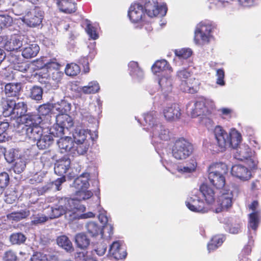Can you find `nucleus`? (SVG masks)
<instances>
[{"mask_svg": "<svg viewBox=\"0 0 261 261\" xmlns=\"http://www.w3.org/2000/svg\"><path fill=\"white\" fill-rule=\"evenodd\" d=\"M215 192L206 184H202L200 190H194L191 196L186 201L188 208L191 211L205 213L208 212V208L201 198L204 197L208 204H212L215 199Z\"/></svg>", "mask_w": 261, "mask_h": 261, "instance_id": "1", "label": "nucleus"}, {"mask_svg": "<svg viewBox=\"0 0 261 261\" xmlns=\"http://www.w3.org/2000/svg\"><path fill=\"white\" fill-rule=\"evenodd\" d=\"M77 201L68 198H61L54 206L51 207V213L48 217L50 219L60 217L64 214H69L70 217L73 216L78 211Z\"/></svg>", "mask_w": 261, "mask_h": 261, "instance_id": "2", "label": "nucleus"}, {"mask_svg": "<svg viewBox=\"0 0 261 261\" xmlns=\"http://www.w3.org/2000/svg\"><path fill=\"white\" fill-rule=\"evenodd\" d=\"M227 165L223 163H217L211 165L208 168V178L210 182L217 190L223 189L225 185L224 175L227 173Z\"/></svg>", "mask_w": 261, "mask_h": 261, "instance_id": "3", "label": "nucleus"}, {"mask_svg": "<svg viewBox=\"0 0 261 261\" xmlns=\"http://www.w3.org/2000/svg\"><path fill=\"white\" fill-rule=\"evenodd\" d=\"M73 125L72 118L67 114H62L57 116L56 123L49 129V135L53 137L61 138L66 131Z\"/></svg>", "mask_w": 261, "mask_h": 261, "instance_id": "4", "label": "nucleus"}, {"mask_svg": "<svg viewBox=\"0 0 261 261\" xmlns=\"http://www.w3.org/2000/svg\"><path fill=\"white\" fill-rule=\"evenodd\" d=\"M172 156L177 160H184L189 156L193 151L192 144L181 138L176 140L172 147Z\"/></svg>", "mask_w": 261, "mask_h": 261, "instance_id": "5", "label": "nucleus"}, {"mask_svg": "<svg viewBox=\"0 0 261 261\" xmlns=\"http://www.w3.org/2000/svg\"><path fill=\"white\" fill-rule=\"evenodd\" d=\"M213 29L212 25L209 23L204 22L199 23L195 31V43L200 45L208 43L213 38L212 35Z\"/></svg>", "mask_w": 261, "mask_h": 261, "instance_id": "6", "label": "nucleus"}, {"mask_svg": "<svg viewBox=\"0 0 261 261\" xmlns=\"http://www.w3.org/2000/svg\"><path fill=\"white\" fill-rule=\"evenodd\" d=\"M234 149L235 151L233 153L235 159L240 161L246 160L250 168L254 169L256 168L257 162L252 158L253 153L248 145L244 144H240Z\"/></svg>", "mask_w": 261, "mask_h": 261, "instance_id": "7", "label": "nucleus"}, {"mask_svg": "<svg viewBox=\"0 0 261 261\" xmlns=\"http://www.w3.org/2000/svg\"><path fill=\"white\" fill-rule=\"evenodd\" d=\"M151 133H152V143L155 147L159 143H161V141H168L170 139L169 130L161 123L153 125V129L151 130Z\"/></svg>", "mask_w": 261, "mask_h": 261, "instance_id": "8", "label": "nucleus"}, {"mask_svg": "<svg viewBox=\"0 0 261 261\" xmlns=\"http://www.w3.org/2000/svg\"><path fill=\"white\" fill-rule=\"evenodd\" d=\"M220 194L221 195L219 196L217 201L218 207L215 210L216 213L227 210L232 206L233 197L232 192L224 189L220 191Z\"/></svg>", "mask_w": 261, "mask_h": 261, "instance_id": "9", "label": "nucleus"}, {"mask_svg": "<svg viewBox=\"0 0 261 261\" xmlns=\"http://www.w3.org/2000/svg\"><path fill=\"white\" fill-rule=\"evenodd\" d=\"M145 12L148 16L152 17L160 15H166L167 8L165 5L159 6L158 0H146L144 5Z\"/></svg>", "mask_w": 261, "mask_h": 261, "instance_id": "10", "label": "nucleus"}, {"mask_svg": "<svg viewBox=\"0 0 261 261\" xmlns=\"http://www.w3.org/2000/svg\"><path fill=\"white\" fill-rule=\"evenodd\" d=\"M26 39L24 36L13 35L7 39L4 45L5 48L9 51L17 50L23 46Z\"/></svg>", "mask_w": 261, "mask_h": 261, "instance_id": "11", "label": "nucleus"}, {"mask_svg": "<svg viewBox=\"0 0 261 261\" xmlns=\"http://www.w3.org/2000/svg\"><path fill=\"white\" fill-rule=\"evenodd\" d=\"M214 136L219 149L222 151L228 147V134L220 126H216L214 130Z\"/></svg>", "mask_w": 261, "mask_h": 261, "instance_id": "12", "label": "nucleus"}, {"mask_svg": "<svg viewBox=\"0 0 261 261\" xmlns=\"http://www.w3.org/2000/svg\"><path fill=\"white\" fill-rule=\"evenodd\" d=\"M163 113L165 118L168 121H176L181 116V110L178 105L172 103L164 107Z\"/></svg>", "mask_w": 261, "mask_h": 261, "instance_id": "13", "label": "nucleus"}, {"mask_svg": "<svg viewBox=\"0 0 261 261\" xmlns=\"http://www.w3.org/2000/svg\"><path fill=\"white\" fill-rule=\"evenodd\" d=\"M258 203L256 201H254L249 206L250 209L252 211V212L249 215V221L248 224V229L251 228L253 230L255 231L258 227L260 213L258 211L256 210Z\"/></svg>", "mask_w": 261, "mask_h": 261, "instance_id": "14", "label": "nucleus"}, {"mask_svg": "<svg viewBox=\"0 0 261 261\" xmlns=\"http://www.w3.org/2000/svg\"><path fill=\"white\" fill-rule=\"evenodd\" d=\"M42 19L43 12L41 11L35 10L24 17L23 22L30 27H35L41 24Z\"/></svg>", "mask_w": 261, "mask_h": 261, "instance_id": "15", "label": "nucleus"}, {"mask_svg": "<svg viewBox=\"0 0 261 261\" xmlns=\"http://www.w3.org/2000/svg\"><path fill=\"white\" fill-rule=\"evenodd\" d=\"M143 15L144 9L142 5L135 3L130 6L128 16L132 22H139L142 20Z\"/></svg>", "mask_w": 261, "mask_h": 261, "instance_id": "16", "label": "nucleus"}, {"mask_svg": "<svg viewBox=\"0 0 261 261\" xmlns=\"http://www.w3.org/2000/svg\"><path fill=\"white\" fill-rule=\"evenodd\" d=\"M43 118L39 114L30 113L22 117L21 121L24 124V127H31L40 125L42 122Z\"/></svg>", "mask_w": 261, "mask_h": 261, "instance_id": "17", "label": "nucleus"}, {"mask_svg": "<svg viewBox=\"0 0 261 261\" xmlns=\"http://www.w3.org/2000/svg\"><path fill=\"white\" fill-rule=\"evenodd\" d=\"M231 174L242 180H247L250 178V171L245 166L241 165H235L231 168Z\"/></svg>", "mask_w": 261, "mask_h": 261, "instance_id": "18", "label": "nucleus"}, {"mask_svg": "<svg viewBox=\"0 0 261 261\" xmlns=\"http://www.w3.org/2000/svg\"><path fill=\"white\" fill-rule=\"evenodd\" d=\"M23 46L24 47L22 50V56L25 59H31L36 57L40 50V47L37 44L27 43L26 40Z\"/></svg>", "mask_w": 261, "mask_h": 261, "instance_id": "19", "label": "nucleus"}, {"mask_svg": "<svg viewBox=\"0 0 261 261\" xmlns=\"http://www.w3.org/2000/svg\"><path fill=\"white\" fill-rule=\"evenodd\" d=\"M57 144L61 150V153L67 152L71 155L72 154L74 141L71 137H61L58 141Z\"/></svg>", "mask_w": 261, "mask_h": 261, "instance_id": "20", "label": "nucleus"}, {"mask_svg": "<svg viewBox=\"0 0 261 261\" xmlns=\"http://www.w3.org/2000/svg\"><path fill=\"white\" fill-rule=\"evenodd\" d=\"M90 174L87 172L83 173L79 177H77L74 180L72 186L77 191L87 189L89 186L88 180Z\"/></svg>", "mask_w": 261, "mask_h": 261, "instance_id": "21", "label": "nucleus"}, {"mask_svg": "<svg viewBox=\"0 0 261 261\" xmlns=\"http://www.w3.org/2000/svg\"><path fill=\"white\" fill-rule=\"evenodd\" d=\"M205 109V103L203 100H197L192 107L189 105L187 107L188 112L190 113L193 118L203 115Z\"/></svg>", "mask_w": 261, "mask_h": 261, "instance_id": "22", "label": "nucleus"}, {"mask_svg": "<svg viewBox=\"0 0 261 261\" xmlns=\"http://www.w3.org/2000/svg\"><path fill=\"white\" fill-rule=\"evenodd\" d=\"M22 129L25 132L26 137L34 141L40 138L42 135L43 129L40 125L23 127Z\"/></svg>", "mask_w": 261, "mask_h": 261, "instance_id": "23", "label": "nucleus"}, {"mask_svg": "<svg viewBox=\"0 0 261 261\" xmlns=\"http://www.w3.org/2000/svg\"><path fill=\"white\" fill-rule=\"evenodd\" d=\"M70 163V160L68 158L64 157L58 161L54 168L55 173L60 176H64L69 169Z\"/></svg>", "mask_w": 261, "mask_h": 261, "instance_id": "24", "label": "nucleus"}, {"mask_svg": "<svg viewBox=\"0 0 261 261\" xmlns=\"http://www.w3.org/2000/svg\"><path fill=\"white\" fill-rule=\"evenodd\" d=\"M198 84L197 80L191 77L187 80H184L180 85V88L185 92L193 93L197 91Z\"/></svg>", "mask_w": 261, "mask_h": 261, "instance_id": "25", "label": "nucleus"}, {"mask_svg": "<svg viewBox=\"0 0 261 261\" xmlns=\"http://www.w3.org/2000/svg\"><path fill=\"white\" fill-rule=\"evenodd\" d=\"M15 100L7 97H2L1 105L3 109V114L4 117L12 116Z\"/></svg>", "mask_w": 261, "mask_h": 261, "instance_id": "26", "label": "nucleus"}, {"mask_svg": "<svg viewBox=\"0 0 261 261\" xmlns=\"http://www.w3.org/2000/svg\"><path fill=\"white\" fill-rule=\"evenodd\" d=\"M159 84L161 88L162 94L164 98L166 99L167 96L172 90V79L171 77H162L159 80Z\"/></svg>", "mask_w": 261, "mask_h": 261, "instance_id": "27", "label": "nucleus"}, {"mask_svg": "<svg viewBox=\"0 0 261 261\" xmlns=\"http://www.w3.org/2000/svg\"><path fill=\"white\" fill-rule=\"evenodd\" d=\"M13 114L12 117L21 118L26 115L28 111V106L25 102L22 101H19L16 102L15 101V105H14Z\"/></svg>", "mask_w": 261, "mask_h": 261, "instance_id": "28", "label": "nucleus"}, {"mask_svg": "<svg viewBox=\"0 0 261 261\" xmlns=\"http://www.w3.org/2000/svg\"><path fill=\"white\" fill-rule=\"evenodd\" d=\"M21 89L20 83H8L5 86V93L8 97H17Z\"/></svg>", "mask_w": 261, "mask_h": 261, "instance_id": "29", "label": "nucleus"}, {"mask_svg": "<svg viewBox=\"0 0 261 261\" xmlns=\"http://www.w3.org/2000/svg\"><path fill=\"white\" fill-rule=\"evenodd\" d=\"M89 141L81 142H74L73 148H72V156L84 155L85 154L89 147Z\"/></svg>", "mask_w": 261, "mask_h": 261, "instance_id": "30", "label": "nucleus"}, {"mask_svg": "<svg viewBox=\"0 0 261 261\" xmlns=\"http://www.w3.org/2000/svg\"><path fill=\"white\" fill-rule=\"evenodd\" d=\"M156 115V112L151 111L144 116L145 123H143V125L144 126H146V127H145L144 129L151 131L153 129V125H155L156 124H160L158 123L155 119V117Z\"/></svg>", "mask_w": 261, "mask_h": 261, "instance_id": "31", "label": "nucleus"}, {"mask_svg": "<svg viewBox=\"0 0 261 261\" xmlns=\"http://www.w3.org/2000/svg\"><path fill=\"white\" fill-rule=\"evenodd\" d=\"M228 136V147L234 148L238 146L242 139L241 134L235 129H232L230 132Z\"/></svg>", "mask_w": 261, "mask_h": 261, "instance_id": "32", "label": "nucleus"}, {"mask_svg": "<svg viewBox=\"0 0 261 261\" xmlns=\"http://www.w3.org/2000/svg\"><path fill=\"white\" fill-rule=\"evenodd\" d=\"M130 75L134 78L139 80L141 79L144 76L143 71L139 67L138 63L135 61H131L128 64Z\"/></svg>", "mask_w": 261, "mask_h": 261, "instance_id": "33", "label": "nucleus"}, {"mask_svg": "<svg viewBox=\"0 0 261 261\" xmlns=\"http://www.w3.org/2000/svg\"><path fill=\"white\" fill-rule=\"evenodd\" d=\"M53 137L51 135H43L39 138L37 142L38 147L40 149H45L49 147L53 142Z\"/></svg>", "mask_w": 261, "mask_h": 261, "instance_id": "34", "label": "nucleus"}, {"mask_svg": "<svg viewBox=\"0 0 261 261\" xmlns=\"http://www.w3.org/2000/svg\"><path fill=\"white\" fill-rule=\"evenodd\" d=\"M66 3H63V6H61L60 4L61 1H58L57 4L59 10L65 13H71L74 12L76 10L75 3L72 0H65Z\"/></svg>", "mask_w": 261, "mask_h": 261, "instance_id": "35", "label": "nucleus"}, {"mask_svg": "<svg viewBox=\"0 0 261 261\" xmlns=\"http://www.w3.org/2000/svg\"><path fill=\"white\" fill-rule=\"evenodd\" d=\"M89 134L88 129L76 128L73 133L74 142H81L88 141L87 139V135Z\"/></svg>", "mask_w": 261, "mask_h": 261, "instance_id": "36", "label": "nucleus"}, {"mask_svg": "<svg viewBox=\"0 0 261 261\" xmlns=\"http://www.w3.org/2000/svg\"><path fill=\"white\" fill-rule=\"evenodd\" d=\"M30 215V212L28 209L21 210L19 211L13 212L7 215L8 219L15 222H18L26 218Z\"/></svg>", "mask_w": 261, "mask_h": 261, "instance_id": "37", "label": "nucleus"}, {"mask_svg": "<svg viewBox=\"0 0 261 261\" xmlns=\"http://www.w3.org/2000/svg\"><path fill=\"white\" fill-rule=\"evenodd\" d=\"M98 219L100 222L104 225L103 226V230H108V232L109 236L113 233V226L111 224L108 223L109 220L106 215V212L104 210L100 211L98 215Z\"/></svg>", "mask_w": 261, "mask_h": 261, "instance_id": "38", "label": "nucleus"}, {"mask_svg": "<svg viewBox=\"0 0 261 261\" xmlns=\"http://www.w3.org/2000/svg\"><path fill=\"white\" fill-rule=\"evenodd\" d=\"M81 89L84 94H94L99 91L100 86L97 81H93L89 82L88 85L82 87Z\"/></svg>", "mask_w": 261, "mask_h": 261, "instance_id": "39", "label": "nucleus"}, {"mask_svg": "<svg viewBox=\"0 0 261 261\" xmlns=\"http://www.w3.org/2000/svg\"><path fill=\"white\" fill-rule=\"evenodd\" d=\"M224 241V237L222 236L213 237L207 244V249L209 252L213 251L220 246Z\"/></svg>", "mask_w": 261, "mask_h": 261, "instance_id": "40", "label": "nucleus"}, {"mask_svg": "<svg viewBox=\"0 0 261 261\" xmlns=\"http://www.w3.org/2000/svg\"><path fill=\"white\" fill-rule=\"evenodd\" d=\"M57 242L59 246L61 247L67 251L73 250L72 243L67 237L65 236L59 237L57 239Z\"/></svg>", "mask_w": 261, "mask_h": 261, "instance_id": "41", "label": "nucleus"}, {"mask_svg": "<svg viewBox=\"0 0 261 261\" xmlns=\"http://www.w3.org/2000/svg\"><path fill=\"white\" fill-rule=\"evenodd\" d=\"M86 228L88 232L92 236L95 237L98 235L99 233L103 236V230L97 224L94 222H90L86 225Z\"/></svg>", "mask_w": 261, "mask_h": 261, "instance_id": "42", "label": "nucleus"}, {"mask_svg": "<svg viewBox=\"0 0 261 261\" xmlns=\"http://www.w3.org/2000/svg\"><path fill=\"white\" fill-rule=\"evenodd\" d=\"M171 67L165 60L157 61L152 66V71L154 73L160 72L166 70H170Z\"/></svg>", "mask_w": 261, "mask_h": 261, "instance_id": "43", "label": "nucleus"}, {"mask_svg": "<svg viewBox=\"0 0 261 261\" xmlns=\"http://www.w3.org/2000/svg\"><path fill=\"white\" fill-rule=\"evenodd\" d=\"M75 241L78 247L81 249L86 248L90 243V240L84 233H79L75 237Z\"/></svg>", "mask_w": 261, "mask_h": 261, "instance_id": "44", "label": "nucleus"}, {"mask_svg": "<svg viewBox=\"0 0 261 261\" xmlns=\"http://www.w3.org/2000/svg\"><path fill=\"white\" fill-rule=\"evenodd\" d=\"M196 166V162L195 160H192L186 166H178L176 170L181 173H191L195 170Z\"/></svg>", "mask_w": 261, "mask_h": 261, "instance_id": "45", "label": "nucleus"}, {"mask_svg": "<svg viewBox=\"0 0 261 261\" xmlns=\"http://www.w3.org/2000/svg\"><path fill=\"white\" fill-rule=\"evenodd\" d=\"M192 53V49L189 48H183L174 50L176 57L179 60L188 59L191 57Z\"/></svg>", "mask_w": 261, "mask_h": 261, "instance_id": "46", "label": "nucleus"}, {"mask_svg": "<svg viewBox=\"0 0 261 261\" xmlns=\"http://www.w3.org/2000/svg\"><path fill=\"white\" fill-rule=\"evenodd\" d=\"M18 150L14 148H11L6 151L4 156L8 163H11L15 161L18 158Z\"/></svg>", "mask_w": 261, "mask_h": 261, "instance_id": "47", "label": "nucleus"}, {"mask_svg": "<svg viewBox=\"0 0 261 261\" xmlns=\"http://www.w3.org/2000/svg\"><path fill=\"white\" fill-rule=\"evenodd\" d=\"M81 68L75 63L68 64L65 70V73L69 76H75L80 72Z\"/></svg>", "mask_w": 261, "mask_h": 261, "instance_id": "48", "label": "nucleus"}, {"mask_svg": "<svg viewBox=\"0 0 261 261\" xmlns=\"http://www.w3.org/2000/svg\"><path fill=\"white\" fill-rule=\"evenodd\" d=\"M43 90L37 86H35L31 89L30 97L36 100H40L42 98Z\"/></svg>", "mask_w": 261, "mask_h": 261, "instance_id": "49", "label": "nucleus"}, {"mask_svg": "<svg viewBox=\"0 0 261 261\" xmlns=\"http://www.w3.org/2000/svg\"><path fill=\"white\" fill-rule=\"evenodd\" d=\"M26 167V162L24 159L19 158L15 161L13 170L15 173L19 174L23 171Z\"/></svg>", "mask_w": 261, "mask_h": 261, "instance_id": "50", "label": "nucleus"}, {"mask_svg": "<svg viewBox=\"0 0 261 261\" xmlns=\"http://www.w3.org/2000/svg\"><path fill=\"white\" fill-rule=\"evenodd\" d=\"M85 25L86 26L85 30L90 38L95 40L98 38V34L96 33V29L92 26L90 21L87 19L85 20Z\"/></svg>", "mask_w": 261, "mask_h": 261, "instance_id": "51", "label": "nucleus"}, {"mask_svg": "<svg viewBox=\"0 0 261 261\" xmlns=\"http://www.w3.org/2000/svg\"><path fill=\"white\" fill-rule=\"evenodd\" d=\"M192 72L189 68H184L177 72V76L181 81L187 80L192 76Z\"/></svg>", "mask_w": 261, "mask_h": 261, "instance_id": "52", "label": "nucleus"}, {"mask_svg": "<svg viewBox=\"0 0 261 261\" xmlns=\"http://www.w3.org/2000/svg\"><path fill=\"white\" fill-rule=\"evenodd\" d=\"M9 182V176L6 172L0 173V194L4 189L8 186Z\"/></svg>", "mask_w": 261, "mask_h": 261, "instance_id": "53", "label": "nucleus"}, {"mask_svg": "<svg viewBox=\"0 0 261 261\" xmlns=\"http://www.w3.org/2000/svg\"><path fill=\"white\" fill-rule=\"evenodd\" d=\"M10 240L13 244H20L25 242L26 237L21 233H16L10 236Z\"/></svg>", "mask_w": 261, "mask_h": 261, "instance_id": "54", "label": "nucleus"}, {"mask_svg": "<svg viewBox=\"0 0 261 261\" xmlns=\"http://www.w3.org/2000/svg\"><path fill=\"white\" fill-rule=\"evenodd\" d=\"M47 63L48 58L46 57H42L34 61L33 64L37 69H41L44 68H46V65H47Z\"/></svg>", "mask_w": 261, "mask_h": 261, "instance_id": "55", "label": "nucleus"}, {"mask_svg": "<svg viewBox=\"0 0 261 261\" xmlns=\"http://www.w3.org/2000/svg\"><path fill=\"white\" fill-rule=\"evenodd\" d=\"M48 220V217L43 214L34 215L32 218L31 223L33 224L37 225L43 223Z\"/></svg>", "mask_w": 261, "mask_h": 261, "instance_id": "56", "label": "nucleus"}, {"mask_svg": "<svg viewBox=\"0 0 261 261\" xmlns=\"http://www.w3.org/2000/svg\"><path fill=\"white\" fill-rule=\"evenodd\" d=\"M12 21V18L8 15H0V30L10 25Z\"/></svg>", "mask_w": 261, "mask_h": 261, "instance_id": "57", "label": "nucleus"}, {"mask_svg": "<svg viewBox=\"0 0 261 261\" xmlns=\"http://www.w3.org/2000/svg\"><path fill=\"white\" fill-rule=\"evenodd\" d=\"M76 194L79 196V200H86L90 198L93 195L92 192L87 191V189L77 191Z\"/></svg>", "mask_w": 261, "mask_h": 261, "instance_id": "58", "label": "nucleus"}, {"mask_svg": "<svg viewBox=\"0 0 261 261\" xmlns=\"http://www.w3.org/2000/svg\"><path fill=\"white\" fill-rule=\"evenodd\" d=\"M251 251V242L249 241V245L246 246L243 250L242 251L241 254L239 255V258L240 260H244V259H248L247 257V256L249 255V254Z\"/></svg>", "mask_w": 261, "mask_h": 261, "instance_id": "59", "label": "nucleus"}, {"mask_svg": "<svg viewBox=\"0 0 261 261\" xmlns=\"http://www.w3.org/2000/svg\"><path fill=\"white\" fill-rule=\"evenodd\" d=\"M51 108L50 106L47 105H43L40 106L38 109V111L40 115L42 117L44 116H48L50 113Z\"/></svg>", "mask_w": 261, "mask_h": 261, "instance_id": "60", "label": "nucleus"}, {"mask_svg": "<svg viewBox=\"0 0 261 261\" xmlns=\"http://www.w3.org/2000/svg\"><path fill=\"white\" fill-rule=\"evenodd\" d=\"M112 255L115 259H123L126 256L127 253L125 248H120L119 250L115 252V253H113Z\"/></svg>", "mask_w": 261, "mask_h": 261, "instance_id": "61", "label": "nucleus"}, {"mask_svg": "<svg viewBox=\"0 0 261 261\" xmlns=\"http://www.w3.org/2000/svg\"><path fill=\"white\" fill-rule=\"evenodd\" d=\"M4 259L5 261H16L17 256L14 252L12 250H9L5 252Z\"/></svg>", "mask_w": 261, "mask_h": 261, "instance_id": "62", "label": "nucleus"}, {"mask_svg": "<svg viewBox=\"0 0 261 261\" xmlns=\"http://www.w3.org/2000/svg\"><path fill=\"white\" fill-rule=\"evenodd\" d=\"M217 83L218 85L221 86H223L225 85V82L223 80L224 77V71L222 69H219L217 70Z\"/></svg>", "mask_w": 261, "mask_h": 261, "instance_id": "63", "label": "nucleus"}, {"mask_svg": "<svg viewBox=\"0 0 261 261\" xmlns=\"http://www.w3.org/2000/svg\"><path fill=\"white\" fill-rule=\"evenodd\" d=\"M79 63L82 64L84 68L85 73H88L89 71V61L88 57H81L79 60Z\"/></svg>", "mask_w": 261, "mask_h": 261, "instance_id": "64", "label": "nucleus"}]
</instances>
